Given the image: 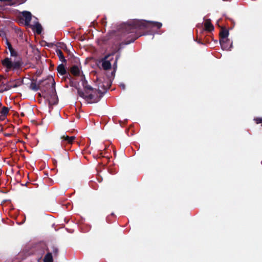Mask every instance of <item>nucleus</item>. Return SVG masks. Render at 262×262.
Instances as JSON below:
<instances>
[{
	"label": "nucleus",
	"instance_id": "22",
	"mask_svg": "<svg viewBox=\"0 0 262 262\" xmlns=\"http://www.w3.org/2000/svg\"><path fill=\"white\" fill-rule=\"evenodd\" d=\"M51 252H52V253H53L54 254V255L55 256H56L58 255V249L55 246L53 245L51 247Z\"/></svg>",
	"mask_w": 262,
	"mask_h": 262
},
{
	"label": "nucleus",
	"instance_id": "25",
	"mask_svg": "<svg viewBox=\"0 0 262 262\" xmlns=\"http://www.w3.org/2000/svg\"><path fill=\"white\" fill-rule=\"evenodd\" d=\"M6 43L8 49L10 48V47H12L11 43L9 41L8 39H6Z\"/></svg>",
	"mask_w": 262,
	"mask_h": 262
},
{
	"label": "nucleus",
	"instance_id": "34",
	"mask_svg": "<svg viewBox=\"0 0 262 262\" xmlns=\"http://www.w3.org/2000/svg\"><path fill=\"white\" fill-rule=\"evenodd\" d=\"M20 115H21V116H25V114H24V113H21V114H20Z\"/></svg>",
	"mask_w": 262,
	"mask_h": 262
},
{
	"label": "nucleus",
	"instance_id": "16",
	"mask_svg": "<svg viewBox=\"0 0 262 262\" xmlns=\"http://www.w3.org/2000/svg\"><path fill=\"white\" fill-rule=\"evenodd\" d=\"M58 72L61 75H64L67 74V70L64 66L63 64H59L57 68Z\"/></svg>",
	"mask_w": 262,
	"mask_h": 262
},
{
	"label": "nucleus",
	"instance_id": "5",
	"mask_svg": "<svg viewBox=\"0 0 262 262\" xmlns=\"http://www.w3.org/2000/svg\"><path fill=\"white\" fill-rule=\"evenodd\" d=\"M229 31L225 27H222L220 32V43L221 46H223L225 48L227 47L226 42H229V39L227 38L229 35Z\"/></svg>",
	"mask_w": 262,
	"mask_h": 262
},
{
	"label": "nucleus",
	"instance_id": "2",
	"mask_svg": "<svg viewBox=\"0 0 262 262\" xmlns=\"http://www.w3.org/2000/svg\"><path fill=\"white\" fill-rule=\"evenodd\" d=\"M111 85V79L107 78L103 81H99L98 90L93 89L88 84V82L83 75V99L87 103H97L110 88Z\"/></svg>",
	"mask_w": 262,
	"mask_h": 262
},
{
	"label": "nucleus",
	"instance_id": "33",
	"mask_svg": "<svg viewBox=\"0 0 262 262\" xmlns=\"http://www.w3.org/2000/svg\"><path fill=\"white\" fill-rule=\"evenodd\" d=\"M77 117L79 118L80 117V115L79 114V113H78L77 115Z\"/></svg>",
	"mask_w": 262,
	"mask_h": 262
},
{
	"label": "nucleus",
	"instance_id": "8",
	"mask_svg": "<svg viewBox=\"0 0 262 262\" xmlns=\"http://www.w3.org/2000/svg\"><path fill=\"white\" fill-rule=\"evenodd\" d=\"M20 19L25 20V25L26 26H29L32 19V14L29 11H24L21 13Z\"/></svg>",
	"mask_w": 262,
	"mask_h": 262
},
{
	"label": "nucleus",
	"instance_id": "7",
	"mask_svg": "<svg viewBox=\"0 0 262 262\" xmlns=\"http://www.w3.org/2000/svg\"><path fill=\"white\" fill-rule=\"evenodd\" d=\"M23 79H16L15 80H10L7 84V90H9L12 88H16L23 84Z\"/></svg>",
	"mask_w": 262,
	"mask_h": 262
},
{
	"label": "nucleus",
	"instance_id": "15",
	"mask_svg": "<svg viewBox=\"0 0 262 262\" xmlns=\"http://www.w3.org/2000/svg\"><path fill=\"white\" fill-rule=\"evenodd\" d=\"M43 262H53V258L52 252H50L49 250L46 254L43 260Z\"/></svg>",
	"mask_w": 262,
	"mask_h": 262
},
{
	"label": "nucleus",
	"instance_id": "11",
	"mask_svg": "<svg viewBox=\"0 0 262 262\" xmlns=\"http://www.w3.org/2000/svg\"><path fill=\"white\" fill-rule=\"evenodd\" d=\"M31 28L37 34H40L42 30L41 25L38 22H37L34 25L32 26Z\"/></svg>",
	"mask_w": 262,
	"mask_h": 262
},
{
	"label": "nucleus",
	"instance_id": "19",
	"mask_svg": "<svg viewBox=\"0 0 262 262\" xmlns=\"http://www.w3.org/2000/svg\"><path fill=\"white\" fill-rule=\"evenodd\" d=\"M10 108L6 106H3L0 109V114L7 116L9 113Z\"/></svg>",
	"mask_w": 262,
	"mask_h": 262
},
{
	"label": "nucleus",
	"instance_id": "27",
	"mask_svg": "<svg viewBox=\"0 0 262 262\" xmlns=\"http://www.w3.org/2000/svg\"><path fill=\"white\" fill-rule=\"evenodd\" d=\"M6 116L0 114V121H4L6 118Z\"/></svg>",
	"mask_w": 262,
	"mask_h": 262
},
{
	"label": "nucleus",
	"instance_id": "10",
	"mask_svg": "<svg viewBox=\"0 0 262 262\" xmlns=\"http://www.w3.org/2000/svg\"><path fill=\"white\" fill-rule=\"evenodd\" d=\"M71 86L75 89L80 97H82V90L80 89L79 82L71 81Z\"/></svg>",
	"mask_w": 262,
	"mask_h": 262
},
{
	"label": "nucleus",
	"instance_id": "24",
	"mask_svg": "<svg viewBox=\"0 0 262 262\" xmlns=\"http://www.w3.org/2000/svg\"><path fill=\"white\" fill-rule=\"evenodd\" d=\"M254 120L256 124H259V123L262 124V118H260V117L254 118Z\"/></svg>",
	"mask_w": 262,
	"mask_h": 262
},
{
	"label": "nucleus",
	"instance_id": "29",
	"mask_svg": "<svg viewBox=\"0 0 262 262\" xmlns=\"http://www.w3.org/2000/svg\"><path fill=\"white\" fill-rule=\"evenodd\" d=\"M115 72H116V70H115V68H114V70L111 73V75L112 76V77L114 78V76H115Z\"/></svg>",
	"mask_w": 262,
	"mask_h": 262
},
{
	"label": "nucleus",
	"instance_id": "18",
	"mask_svg": "<svg viewBox=\"0 0 262 262\" xmlns=\"http://www.w3.org/2000/svg\"><path fill=\"white\" fill-rule=\"evenodd\" d=\"M7 84H5L2 78H0V93L8 91Z\"/></svg>",
	"mask_w": 262,
	"mask_h": 262
},
{
	"label": "nucleus",
	"instance_id": "31",
	"mask_svg": "<svg viewBox=\"0 0 262 262\" xmlns=\"http://www.w3.org/2000/svg\"><path fill=\"white\" fill-rule=\"evenodd\" d=\"M120 86L122 87V89H123V90H124V89H125V84H121L120 85Z\"/></svg>",
	"mask_w": 262,
	"mask_h": 262
},
{
	"label": "nucleus",
	"instance_id": "28",
	"mask_svg": "<svg viewBox=\"0 0 262 262\" xmlns=\"http://www.w3.org/2000/svg\"><path fill=\"white\" fill-rule=\"evenodd\" d=\"M4 135L5 136V137H11L12 136V134H11V133H4Z\"/></svg>",
	"mask_w": 262,
	"mask_h": 262
},
{
	"label": "nucleus",
	"instance_id": "14",
	"mask_svg": "<svg viewBox=\"0 0 262 262\" xmlns=\"http://www.w3.org/2000/svg\"><path fill=\"white\" fill-rule=\"evenodd\" d=\"M56 53L57 55H58L59 60L62 62H64V63L67 62V60L65 59L63 54L61 50L58 49H56Z\"/></svg>",
	"mask_w": 262,
	"mask_h": 262
},
{
	"label": "nucleus",
	"instance_id": "6",
	"mask_svg": "<svg viewBox=\"0 0 262 262\" xmlns=\"http://www.w3.org/2000/svg\"><path fill=\"white\" fill-rule=\"evenodd\" d=\"M48 251L49 249L45 244L40 243L37 245L35 252L36 254L38 255V256L41 257L45 254L46 251Z\"/></svg>",
	"mask_w": 262,
	"mask_h": 262
},
{
	"label": "nucleus",
	"instance_id": "35",
	"mask_svg": "<svg viewBox=\"0 0 262 262\" xmlns=\"http://www.w3.org/2000/svg\"><path fill=\"white\" fill-rule=\"evenodd\" d=\"M109 56H110V55H107V56H105V58H108Z\"/></svg>",
	"mask_w": 262,
	"mask_h": 262
},
{
	"label": "nucleus",
	"instance_id": "36",
	"mask_svg": "<svg viewBox=\"0 0 262 262\" xmlns=\"http://www.w3.org/2000/svg\"><path fill=\"white\" fill-rule=\"evenodd\" d=\"M84 159H86L87 158H86V157L84 156Z\"/></svg>",
	"mask_w": 262,
	"mask_h": 262
},
{
	"label": "nucleus",
	"instance_id": "32",
	"mask_svg": "<svg viewBox=\"0 0 262 262\" xmlns=\"http://www.w3.org/2000/svg\"><path fill=\"white\" fill-rule=\"evenodd\" d=\"M12 0H0V1H1V2H10Z\"/></svg>",
	"mask_w": 262,
	"mask_h": 262
},
{
	"label": "nucleus",
	"instance_id": "13",
	"mask_svg": "<svg viewBox=\"0 0 262 262\" xmlns=\"http://www.w3.org/2000/svg\"><path fill=\"white\" fill-rule=\"evenodd\" d=\"M61 139L62 140V141L66 142L67 143L71 144L73 143V140L75 139V137H69L67 135H64L61 137Z\"/></svg>",
	"mask_w": 262,
	"mask_h": 262
},
{
	"label": "nucleus",
	"instance_id": "20",
	"mask_svg": "<svg viewBox=\"0 0 262 262\" xmlns=\"http://www.w3.org/2000/svg\"><path fill=\"white\" fill-rule=\"evenodd\" d=\"M30 89L34 91H37L40 89V87L39 85H37L36 83L35 82H31L30 85Z\"/></svg>",
	"mask_w": 262,
	"mask_h": 262
},
{
	"label": "nucleus",
	"instance_id": "30",
	"mask_svg": "<svg viewBox=\"0 0 262 262\" xmlns=\"http://www.w3.org/2000/svg\"><path fill=\"white\" fill-rule=\"evenodd\" d=\"M9 51H10V53L11 52H12L13 50H14V49H13V48L12 47H10V48L8 49Z\"/></svg>",
	"mask_w": 262,
	"mask_h": 262
},
{
	"label": "nucleus",
	"instance_id": "3",
	"mask_svg": "<svg viewBox=\"0 0 262 262\" xmlns=\"http://www.w3.org/2000/svg\"><path fill=\"white\" fill-rule=\"evenodd\" d=\"M1 63L6 72L13 71L19 74L22 71L24 63L21 58L12 60L10 57H6L1 60Z\"/></svg>",
	"mask_w": 262,
	"mask_h": 262
},
{
	"label": "nucleus",
	"instance_id": "26",
	"mask_svg": "<svg viewBox=\"0 0 262 262\" xmlns=\"http://www.w3.org/2000/svg\"><path fill=\"white\" fill-rule=\"evenodd\" d=\"M119 55H117L116 58V60H115V62L114 64V68L116 69V67H117V60L119 59Z\"/></svg>",
	"mask_w": 262,
	"mask_h": 262
},
{
	"label": "nucleus",
	"instance_id": "12",
	"mask_svg": "<svg viewBox=\"0 0 262 262\" xmlns=\"http://www.w3.org/2000/svg\"><path fill=\"white\" fill-rule=\"evenodd\" d=\"M71 73L75 77L80 75V70L77 66L74 65L71 68Z\"/></svg>",
	"mask_w": 262,
	"mask_h": 262
},
{
	"label": "nucleus",
	"instance_id": "21",
	"mask_svg": "<svg viewBox=\"0 0 262 262\" xmlns=\"http://www.w3.org/2000/svg\"><path fill=\"white\" fill-rule=\"evenodd\" d=\"M226 45H227V48H225L223 46H221L222 48L225 50H227V51L231 50V49L232 48V43L230 41L229 39V42L227 41L226 42Z\"/></svg>",
	"mask_w": 262,
	"mask_h": 262
},
{
	"label": "nucleus",
	"instance_id": "9",
	"mask_svg": "<svg viewBox=\"0 0 262 262\" xmlns=\"http://www.w3.org/2000/svg\"><path fill=\"white\" fill-rule=\"evenodd\" d=\"M205 30L208 32H212L214 30V26L211 22L210 19H207L204 23Z\"/></svg>",
	"mask_w": 262,
	"mask_h": 262
},
{
	"label": "nucleus",
	"instance_id": "23",
	"mask_svg": "<svg viewBox=\"0 0 262 262\" xmlns=\"http://www.w3.org/2000/svg\"><path fill=\"white\" fill-rule=\"evenodd\" d=\"M18 55V52L15 50H14L10 52L11 57H17Z\"/></svg>",
	"mask_w": 262,
	"mask_h": 262
},
{
	"label": "nucleus",
	"instance_id": "17",
	"mask_svg": "<svg viewBox=\"0 0 262 262\" xmlns=\"http://www.w3.org/2000/svg\"><path fill=\"white\" fill-rule=\"evenodd\" d=\"M102 67L104 70H107L111 68V63L108 60H104L102 62Z\"/></svg>",
	"mask_w": 262,
	"mask_h": 262
},
{
	"label": "nucleus",
	"instance_id": "4",
	"mask_svg": "<svg viewBox=\"0 0 262 262\" xmlns=\"http://www.w3.org/2000/svg\"><path fill=\"white\" fill-rule=\"evenodd\" d=\"M55 83L53 80V82L52 83V90L51 93L50 94V98H49V96H48L46 94L43 96L44 98L49 99V103L50 105H55L57 104L58 102V97L56 92L55 87Z\"/></svg>",
	"mask_w": 262,
	"mask_h": 262
},
{
	"label": "nucleus",
	"instance_id": "1",
	"mask_svg": "<svg viewBox=\"0 0 262 262\" xmlns=\"http://www.w3.org/2000/svg\"><path fill=\"white\" fill-rule=\"evenodd\" d=\"M162 24L158 21H147L143 20L132 19L126 23L122 24L119 30L125 36L128 34L126 39L122 42L124 45H128L133 42L139 38V36L136 34L137 30L148 29L150 27H156L160 29L162 27Z\"/></svg>",
	"mask_w": 262,
	"mask_h": 262
}]
</instances>
